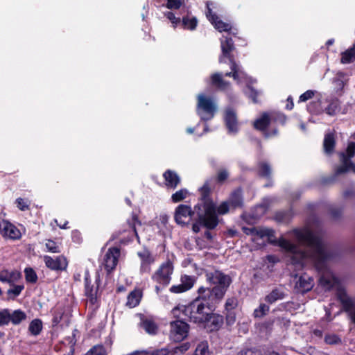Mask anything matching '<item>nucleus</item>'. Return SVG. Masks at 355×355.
Instances as JSON below:
<instances>
[{
  "mask_svg": "<svg viewBox=\"0 0 355 355\" xmlns=\"http://www.w3.org/2000/svg\"><path fill=\"white\" fill-rule=\"evenodd\" d=\"M313 95H314L313 91L308 90L300 96L299 101L300 102L306 101L307 100L311 99L313 96Z\"/></svg>",
  "mask_w": 355,
  "mask_h": 355,
  "instance_id": "nucleus-57",
  "label": "nucleus"
},
{
  "mask_svg": "<svg viewBox=\"0 0 355 355\" xmlns=\"http://www.w3.org/2000/svg\"><path fill=\"white\" fill-rule=\"evenodd\" d=\"M270 310L269 306L266 304H261L258 308L254 309L253 315L254 318H261L266 315Z\"/></svg>",
  "mask_w": 355,
  "mask_h": 355,
  "instance_id": "nucleus-39",
  "label": "nucleus"
},
{
  "mask_svg": "<svg viewBox=\"0 0 355 355\" xmlns=\"http://www.w3.org/2000/svg\"><path fill=\"white\" fill-rule=\"evenodd\" d=\"M220 47L222 54L219 57V62H225V58H227L229 61L234 60L232 51L234 49V42L231 37H223L220 39Z\"/></svg>",
  "mask_w": 355,
  "mask_h": 355,
  "instance_id": "nucleus-12",
  "label": "nucleus"
},
{
  "mask_svg": "<svg viewBox=\"0 0 355 355\" xmlns=\"http://www.w3.org/2000/svg\"><path fill=\"white\" fill-rule=\"evenodd\" d=\"M199 191L200 198L195 205L198 220L192 226V230L196 233L200 232L201 225L208 230H213L218 224V218L216 214V205L209 198L210 187L208 182H205Z\"/></svg>",
  "mask_w": 355,
  "mask_h": 355,
  "instance_id": "nucleus-2",
  "label": "nucleus"
},
{
  "mask_svg": "<svg viewBox=\"0 0 355 355\" xmlns=\"http://www.w3.org/2000/svg\"><path fill=\"white\" fill-rule=\"evenodd\" d=\"M10 318L12 324H18L26 318V315L21 310H15L12 313L10 312Z\"/></svg>",
  "mask_w": 355,
  "mask_h": 355,
  "instance_id": "nucleus-33",
  "label": "nucleus"
},
{
  "mask_svg": "<svg viewBox=\"0 0 355 355\" xmlns=\"http://www.w3.org/2000/svg\"><path fill=\"white\" fill-rule=\"evenodd\" d=\"M138 256L141 259L140 272L141 273H148L150 271V265L155 262V258L148 250H143L138 252Z\"/></svg>",
  "mask_w": 355,
  "mask_h": 355,
  "instance_id": "nucleus-22",
  "label": "nucleus"
},
{
  "mask_svg": "<svg viewBox=\"0 0 355 355\" xmlns=\"http://www.w3.org/2000/svg\"><path fill=\"white\" fill-rule=\"evenodd\" d=\"M165 180V184L168 188L175 189L180 183V178L173 171L167 170L163 174Z\"/></svg>",
  "mask_w": 355,
  "mask_h": 355,
  "instance_id": "nucleus-26",
  "label": "nucleus"
},
{
  "mask_svg": "<svg viewBox=\"0 0 355 355\" xmlns=\"http://www.w3.org/2000/svg\"><path fill=\"white\" fill-rule=\"evenodd\" d=\"M239 355H254V352L251 350H246L245 352H241Z\"/></svg>",
  "mask_w": 355,
  "mask_h": 355,
  "instance_id": "nucleus-62",
  "label": "nucleus"
},
{
  "mask_svg": "<svg viewBox=\"0 0 355 355\" xmlns=\"http://www.w3.org/2000/svg\"><path fill=\"white\" fill-rule=\"evenodd\" d=\"M243 232L253 236V240L267 237L269 243L279 246L288 256V263L296 270H300L309 263H313L320 274V284L325 289L330 290L337 283V279L327 266V261L331 254L322 242L321 237L316 233L306 227L294 230L293 237L298 245L282 237L276 239L273 230L262 227H243Z\"/></svg>",
  "mask_w": 355,
  "mask_h": 355,
  "instance_id": "nucleus-1",
  "label": "nucleus"
},
{
  "mask_svg": "<svg viewBox=\"0 0 355 355\" xmlns=\"http://www.w3.org/2000/svg\"><path fill=\"white\" fill-rule=\"evenodd\" d=\"M245 92L249 98L252 99L254 103L257 102L256 97L258 95V92L256 90H254L252 87L248 86V89Z\"/></svg>",
  "mask_w": 355,
  "mask_h": 355,
  "instance_id": "nucleus-55",
  "label": "nucleus"
},
{
  "mask_svg": "<svg viewBox=\"0 0 355 355\" xmlns=\"http://www.w3.org/2000/svg\"><path fill=\"white\" fill-rule=\"evenodd\" d=\"M195 213V208L192 210L189 205L181 204L175 210V220L178 224L184 225L187 224L186 219L191 218Z\"/></svg>",
  "mask_w": 355,
  "mask_h": 355,
  "instance_id": "nucleus-11",
  "label": "nucleus"
},
{
  "mask_svg": "<svg viewBox=\"0 0 355 355\" xmlns=\"http://www.w3.org/2000/svg\"><path fill=\"white\" fill-rule=\"evenodd\" d=\"M132 220L134 221V223H137L139 225H141V223L140 221H139L138 218L136 215L132 216ZM130 225L131 226L134 232L136 233L135 223L130 224Z\"/></svg>",
  "mask_w": 355,
  "mask_h": 355,
  "instance_id": "nucleus-60",
  "label": "nucleus"
},
{
  "mask_svg": "<svg viewBox=\"0 0 355 355\" xmlns=\"http://www.w3.org/2000/svg\"><path fill=\"white\" fill-rule=\"evenodd\" d=\"M270 116L271 123L284 124L286 121V116L282 113L270 112Z\"/></svg>",
  "mask_w": 355,
  "mask_h": 355,
  "instance_id": "nucleus-40",
  "label": "nucleus"
},
{
  "mask_svg": "<svg viewBox=\"0 0 355 355\" xmlns=\"http://www.w3.org/2000/svg\"><path fill=\"white\" fill-rule=\"evenodd\" d=\"M338 101H333L329 104L328 107L326 108V110H325L326 113L331 116L334 115L336 112V110H338Z\"/></svg>",
  "mask_w": 355,
  "mask_h": 355,
  "instance_id": "nucleus-47",
  "label": "nucleus"
},
{
  "mask_svg": "<svg viewBox=\"0 0 355 355\" xmlns=\"http://www.w3.org/2000/svg\"><path fill=\"white\" fill-rule=\"evenodd\" d=\"M21 277V274L16 270H3L0 272V281L12 284L14 282L19 280Z\"/></svg>",
  "mask_w": 355,
  "mask_h": 355,
  "instance_id": "nucleus-27",
  "label": "nucleus"
},
{
  "mask_svg": "<svg viewBox=\"0 0 355 355\" xmlns=\"http://www.w3.org/2000/svg\"><path fill=\"white\" fill-rule=\"evenodd\" d=\"M183 3V0H167V7L170 9H178Z\"/></svg>",
  "mask_w": 355,
  "mask_h": 355,
  "instance_id": "nucleus-53",
  "label": "nucleus"
},
{
  "mask_svg": "<svg viewBox=\"0 0 355 355\" xmlns=\"http://www.w3.org/2000/svg\"><path fill=\"white\" fill-rule=\"evenodd\" d=\"M23 289H24V286L16 285L12 288L8 290V294L10 297L14 298V297L18 296L21 293V292L22 291Z\"/></svg>",
  "mask_w": 355,
  "mask_h": 355,
  "instance_id": "nucleus-49",
  "label": "nucleus"
},
{
  "mask_svg": "<svg viewBox=\"0 0 355 355\" xmlns=\"http://www.w3.org/2000/svg\"><path fill=\"white\" fill-rule=\"evenodd\" d=\"M224 119L229 132L231 133L236 132L238 131V123L235 111L232 108H227Z\"/></svg>",
  "mask_w": 355,
  "mask_h": 355,
  "instance_id": "nucleus-21",
  "label": "nucleus"
},
{
  "mask_svg": "<svg viewBox=\"0 0 355 355\" xmlns=\"http://www.w3.org/2000/svg\"><path fill=\"white\" fill-rule=\"evenodd\" d=\"M42 329V322L39 319L32 320L28 327L30 332L34 336L38 335L41 332Z\"/></svg>",
  "mask_w": 355,
  "mask_h": 355,
  "instance_id": "nucleus-36",
  "label": "nucleus"
},
{
  "mask_svg": "<svg viewBox=\"0 0 355 355\" xmlns=\"http://www.w3.org/2000/svg\"><path fill=\"white\" fill-rule=\"evenodd\" d=\"M270 123L271 119L270 113L263 112L259 118L254 121V127L257 130L263 132L266 137H269L277 134V130H274L272 133L266 130V128Z\"/></svg>",
  "mask_w": 355,
  "mask_h": 355,
  "instance_id": "nucleus-14",
  "label": "nucleus"
},
{
  "mask_svg": "<svg viewBox=\"0 0 355 355\" xmlns=\"http://www.w3.org/2000/svg\"><path fill=\"white\" fill-rule=\"evenodd\" d=\"M182 24L184 28L193 30L197 25V20L195 17L191 19L189 17H183Z\"/></svg>",
  "mask_w": 355,
  "mask_h": 355,
  "instance_id": "nucleus-41",
  "label": "nucleus"
},
{
  "mask_svg": "<svg viewBox=\"0 0 355 355\" xmlns=\"http://www.w3.org/2000/svg\"><path fill=\"white\" fill-rule=\"evenodd\" d=\"M205 278L207 282L213 286V288L224 295L232 283V279L229 275L218 270L207 271Z\"/></svg>",
  "mask_w": 355,
  "mask_h": 355,
  "instance_id": "nucleus-5",
  "label": "nucleus"
},
{
  "mask_svg": "<svg viewBox=\"0 0 355 355\" xmlns=\"http://www.w3.org/2000/svg\"><path fill=\"white\" fill-rule=\"evenodd\" d=\"M85 293L89 297L91 303L93 304L96 301V291L93 286H90L89 275L87 271L85 275Z\"/></svg>",
  "mask_w": 355,
  "mask_h": 355,
  "instance_id": "nucleus-29",
  "label": "nucleus"
},
{
  "mask_svg": "<svg viewBox=\"0 0 355 355\" xmlns=\"http://www.w3.org/2000/svg\"><path fill=\"white\" fill-rule=\"evenodd\" d=\"M189 343H185L175 347V348L172 349L170 351H168L166 349H165L167 351L166 355L168 354H171V355H182L183 353L187 351L189 349Z\"/></svg>",
  "mask_w": 355,
  "mask_h": 355,
  "instance_id": "nucleus-37",
  "label": "nucleus"
},
{
  "mask_svg": "<svg viewBox=\"0 0 355 355\" xmlns=\"http://www.w3.org/2000/svg\"><path fill=\"white\" fill-rule=\"evenodd\" d=\"M120 250L118 248H110L105 254L103 264L106 270L110 272L117 265Z\"/></svg>",
  "mask_w": 355,
  "mask_h": 355,
  "instance_id": "nucleus-13",
  "label": "nucleus"
},
{
  "mask_svg": "<svg viewBox=\"0 0 355 355\" xmlns=\"http://www.w3.org/2000/svg\"><path fill=\"white\" fill-rule=\"evenodd\" d=\"M196 293L197 296L196 298L206 304L209 309H212L213 311H215L216 306L222 301L225 296L220 291L204 286H200L197 289Z\"/></svg>",
  "mask_w": 355,
  "mask_h": 355,
  "instance_id": "nucleus-4",
  "label": "nucleus"
},
{
  "mask_svg": "<svg viewBox=\"0 0 355 355\" xmlns=\"http://www.w3.org/2000/svg\"><path fill=\"white\" fill-rule=\"evenodd\" d=\"M238 305V300L236 297H229L226 300L225 309L227 312L234 310Z\"/></svg>",
  "mask_w": 355,
  "mask_h": 355,
  "instance_id": "nucleus-45",
  "label": "nucleus"
},
{
  "mask_svg": "<svg viewBox=\"0 0 355 355\" xmlns=\"http://www.w3.org/2000/svg\"><path fill=\"white\" fill-rule=\"evenodd\" d=\"M173 270L174 267L172 261L167 259L155 271L151 276V279L159 285L166 286L171 282Z\"/></svg>",
  "mask_w": 355,
  "mask_h": 355,
  "instance_id": "nucleus-8",
  "label": "nucleus"
},
{
  "mask_svg": "<svg viewBox=\"0 0 355 355\" xmlns=\"http://www.w3.org/2000/svg\"><path fill=\"white\" fill-rule=\"evenodd\" d=\"M0 233L6 238L18 239L21 237L20 231L10 222L0 220Z\"/></svg>",
  "mask_w": 355,
  "mask_h": 355,
  "instance_id": "nucleus-15",
  "label": "nucleus"
},
{
  "mask_svg": "<svg viewBox=\"0 0 355 355\" xmlns=\"http://www.w3.org/2000/svg\"><path fill=\"white\" fill-rule=\"evenodd\" d=\"M227 313H228L227 314V316H226L227 323L228 324H232L234 323V322L236 320V316L231 311L227 312Z\"/></svg>",
  "mask_w": 355,
  "mask_h": 355,
  "instance_id": "nucleus-58",
  "label": "nucleus"
},
{
  "mask_svg": "<svg viewBox=\"0 0 355 355\" xmlns=\"http://www.w3.org/2000/svg\"><path fill=\"white\" fill-rule=\"evenodd\" d=\"M223 323V318L221 315L209 312L206 320L202 324L209 331L218 330Z\"/></svg>",
  "mask_w": 355,
  "mask_h": 355,
  "instance_id": "nucleus-18",
  "label": "nucleus"
},
{
  "mask_svg": "<svg viewBox=\"0 0 355 355\" xmlns=\"http://www.w3.org/2000/svg\"><path fill=\"white\" fill-rule=\"evenodd\" d=\"M355 60V46L350 48L342 53L341 62L347 64Z\"/></svg>",
  "mask_w": 355,
  "mask_h": 355,
  "instance_id": "nucleus-35",
  "label": "nucleus"
},
{
  "mask_svg": "<svg viewBox=\"0 0 355 355\" xmlns=\"http://www.w3.org/2000/svg\"><path fill=\"white\" fill-rule=\"evenodd\" d=\"M142 293L138 290L135 289L130 292L127 297L126 306L130 308H134L137 306L141 299Z\"/></svg>",
  "mask_w": 355,
  "mask_h": 355,
  "instance_id": "nucleus-28",
  "label": "nucleus"
},
{
  "mask_svg": "<svg viewBox=\"0 0 355 355\" xmlns=\"http://www.w3.org/2000/svg\"><path fill=\"white\" fill-rule=\"evenodd\" d=\"M338 298L343 304L344 310L348 313L352 320L355 323V305L352 300L343 292L338 293Z\"/></svg>",
  "mask_w": 355,
  "mask_h": 355,
  "instance_id": "nucleus-23",
  "label": "nucleus"
},
{
  "mask_svg": "<svg viewBox=\"0 0 355 355\" xmlns=\"http://www.w3.org/2000/svg\"><path fill=\"white\" fill-rule=\"evenodd\" d=\"M207 17L208 18L209 21L214 26L215 28L217 29L218 31H230L232 28L231 25L227 23H225L223 21L220 20L214 14H212V11L211 8H209V3H207Z\"/></svg>",
  "mask_w": 355,
  "mask_h": 355,
  "instance_id": "nucleus-19",
  "label": "nucleus"
},
{
  "mask_svg": "<svg viewBox=\"0 0 355 355\" xmlns=\"http://www.w3.org/2000/svg\"><path fill=\"white\" fill-rule=\"evenodd\" d=\"M212 309H209L206 304L195 298L188 306H184L183 314L188 317L190 321L201 324L206 320L209 312H213Z\"/></svg>",
  "mask_w": 355,
  "mask_h": 355,
  "instance_id": "nucleus-3",
  "label": "nucleus"
},
{
  "mask_svg": "<svg viewBox=\"0 0 355 355\" xmlns=\"http://www.w3.org/2000/svg\"><path fill=\"white\" fill-rule=\"evenodd\" d=\"M287 101H291V103L286 105V108L288 109V110L293 109L294 105H293V102L291 98L288 97Z\"/></svg>",
  "mask_w": 355,
  "mask_h": 355,
  "instance_id": "nucleus-61",
  "label": "nucleus"
},
{
  "mask_svg": "<svg viewBox=\"0 0 355 355\" xmlns=\"http://www.w3.org/2000/svg\"><path fill=\"white\" fill-rule=\"evenodd\" d=\"M211 80L213 85L222 90L228 89L230 85V83L223 80V74L220 73L213 74Z\"/></svg>",
  "mask_w": 355,
  "mask_h": 355,
  "instance_id": "nucleus-30",
  "label": "nucleus"
},
{
  "mask_svg": "<svg viewBox=\"0 0 355 355\" xmlns=\"http://www.w3.org/2000/svg\"><path fill=\"white\" fill-rule=\"evenodd\" d=\"M16 203L20 210L24 211L29 208L30 202L28 200L19 198L16 200Z\"/></svg>",
  "mask_w": 355,
  "mask_h": 355,
  "instance_id": "nucleus-48",
  "label": "nucleus"
},
{
  "mask_svg": "<svg viewBox=\"0 0 355 355\" xmlns=\"http://www.w3.org/2000/svg\"><path fill=\"white\" fill-rule=\"evenodd\" d=\"M10 322V311L8 309H4L0 311V326L8 324Z\"/></svg>",
  "mask_w": 355,
  "mask_h": 355,
  "instance_id": "nucleus-42",
  "label": "nucleus"
},
{
  "mask_svg": "<svg viewBox=\"0 0 355 355\" xmlns=\"http://www.w3.org/2000/svg\"><path fill=\"white\" fill-rule=\"evenodd\" d=\"M230 209V203L227 201L223 202L217 208L216 207V211L218 214L223 215L228 212Z\"/></svg>",
  "mask_w": 355,
  "mask_h": 355,
  "instance_id": "nucleus-50",
  "label": "nucleus"
},
{
  "mask_svg": "<svg viewBox=\"0 0 355 355\" xmlns=\"http://www.w3.org/2000/svg\"><path fill=\"white\" fill-rule=\"evenodd\" d=\"M60 319H61V317L58 318L57 316H55L53 320V324H58L60 322Z\"/></svg>",
  "mask_w": 355,
  "mask_h": 355,
  "instance_id": "nucleus-64",
  "label": "nucleus"
},
{
  "mask_svg": "<svg viewBox=\"0 0 355 355\" xmlns=\"http://www.w3.org/2000/svg\"><path fill=\"white\" fill-rule=\"evenodd\" d=\"M165 16L175 26L178 24L180 22V19L178 17H176L172 12H167L165 14Z\"/></svg>",
  "mask_w": 355,
  "mask_h": 355,
  "instance_id": "nucleus-56",
  "label": "nucleus"
},
{
  "mask_svg": "<svg viewBox=\"0 0 355 355\" xmlns=\"http://www.w3.org/2000/svg\"><path fill=\"white\" fill-rule=\"evenodd\" d=\"M196 281V277L183 275L180 277V284L178 285H173L169 291L172 293L175 294L184 293L193 288Z\"/></svg>",
  "mask_w": 355,
  "mask_h": 355,
  "instance_id": "nucleus-10",
  "label": "nucleus"
},
{
  "mask_svg": "<svg viewBox=\"0 0 355 355\" xmlns=\"http://www.w3.org/2000/svg\"><path fill=\"white\" fill-rule=\"evenodd\" d=\"M106 352L103 346L96 345L92 348L85 355H105Z\"/></svg>",
  "mask_w": 355,
  "mask_h": 355,
  "instance_id": "nucleus-46",
  "label": "nucleus"
},
{
  "mask_svg": "<svg viewBox=\"0 0 355 355\" xmlns=\"http://www.w3.org/2000/svg\"><path fill=\"white\" fill-rule=\"evenodd\" d=\"M352 172L355 174V143H350L346 150L340 154V165L338 174Z\"/></svg>",
  "mask_w": 355,
  "mask_h": 355,
  "instance_id": "nucleus-7",
  "label": "nucleus"
},
{
  "mask_svg": "<svg viewBox=\"0 0 355 355\" xmlns=\"http://www.w3.org/2000/svg\"><path fill=\"white\" fill-rule=\"evenodd\" d=\"M229 177V173L226 169L220 170L217 174V181L218 182H223Z\"/></svg>",
  "mask_w": 355,
  "mask_h": 355,
  "instance_id": "nucleus-54",
  "label": "nucleus"
},
{
  "mask_svg": "<svg viewBox=\"0 0 355 355\" xmlns=\"http://www.w3.org/2000/svg\"><path fill=\"white\" fill-rule=\"evenodd\" d=\"M324 340L329 345L338 344L341 343L340 338L334 334L327 335L324 338Z\"/></svg>",
  "mask_w": 355,
  "mask_h": 355,
  "instance_id": "nucleus-51",
  "label": "nucleus"
},
{
  "mask_svg": "<svg viewBox=\"0 0 355 355\" xmlns=\"http://www.w3.org/2000/svg\"><path fill=\"white\" fill-rule=\"evenodd\" d=\"M189 191L186 189H182L176 191L171 196V200L173 202H180L187 198Z\"/></svg>",
  "mask_w": 355,
  "mask_h": 355,
  "instance_id": "nucleus-38",
  "label": "nucleus"
},
{
  "mask_svg": "<svg viewBox=\"0 0 355 355\" xmlns=\"http://www.w3.org/2000/svg\"><path fill=\"white\" fill-rule=\"evenodd\" d=\"M170 338L175 342L184 340L189 333V324L185 322L178 320L170 323Z\"/></svg>",
  "mask_w": 355,
  "mask_h": 355,
  "instance_id": "nucleus-9",
  "label": "nucleus"
},
{
  "mask_svg": "<svg viewBox=\"0 0 355 355\" xmlns=\"http://www.w3.org/2000/svg\"><path fill=\"white\" fill-rule=\"evenodd\" d=\"M139 326L143 328L145 331L149 334H156L158 327L155 320L148 316L140 315Z\"/></svg>",
  "mask_w": 355,
  "mask_h": 355,
  "instance_id": "nucleus-24",
  "label": "nucleus"
},
{
  "mask_svg": "<svg viewBox=\"0 0 355 355\" xmlns=\"http://www.w3.org/2000/svg\"><path fill=\"white\" fill-rule=\"evenodd\" d=\"M335 146V139L334 134L327 133L324 136L323 146L324 150L327 154H330L334 150Z\"/></svg>",
  "mask_w": 355,
  "mask_h": 355,
  "instance_id": "nucleus-31",
  "label": "nucleus"
},
{
  "mask_svg": "<svg viewBox=\"0 0 355 355\" xmlns=\"http://www.w3.org/2000/svg\"><path fill=\"white\" fill-rule=\"evenodd\" d=\"M314 285L313 279L307 274H303L295 282V288L300 293L309 291Z\"/></svg>",
  "mask_w": 355,
  "mask_h": 355,
  "instance_id": "nucleus-20",
  "label": "nucleus"
},
{
  "mask_svg": "<svg viewBox=\"0 0 355 355\" xmlns=\"http://www.w3.org/2000/svg\"><path fill=\"white\" fill-rule=\"evenodd\" d=\"M217 110V105L214 101L205 95H198L197 113L201 120L208 121L211 119Z\"/></svg>",
  "mask_w": 355,
  "mask_h": 355,
  "instance_id": "nucleus-6",
  "label": "nucleus"
},
{
  "mask_svg": "<svg viewBox=\"0 0 355 355\" xmlns=\"http://www.w3.org/2000/svg\"><path fill=\"white\" fill-rule=\"evenodd\" d=\"M44 261L49 268L54 270H64L67 266V261L62 256L56 257L55 258L44 256Z\"/></svg>",
  "mask_w": 355,
  "mask_h": 355,
  "instance_id": "nucleus-17",
  "label": "nucleus"
},
{
  "mask_svg": "<svg viewBox=\"0 0 355 355\" xmlns=\"http://www.w3.org/2000/svg\"><path fill=\"white\" fill-rule=\"evenodd\" d=\"M227 202L234 208L241 207L242 205L241 191L240 189H237L234 191Z\"/></svg>",
  "mask_w": 355,
  "mask_h": 355,
  "instance_id": "nucleus-32",
  "label": "nucleus"
},
{
  "mask_svg": "<svg viewBox=\"0 0 355 355\" xmlns=\"http://www.w3.org/2000/svg\"><path fill=\"white\" fill-rule=\"evenodd\" d=\"M287 296L285 288L282 286L277 287L271 291L265 297V301L269 304H273L278 300H282Z\"/></svg>",
  "mask_w": 355,
  "mask_h": 355,
  "instance_id": "nucleus-25",
  "label": "nucleus"
},
{
  "mask_svg": "<svg viewBox=\"0 0 355 355\" xmlns=\"http://www.w3.org/2000/svg\"><path fill=\"white\" fill-rule=\"evenodd\" d=\"M344 196L346 198H355V190H347L344 193Z\"/></svg>",
  "mask_w": 355,
  "mask_h": 355,
  "instance_id": "nucleus-59",
  "label": "nucleus"
},
{
  "mask_svg": "<svg viewBox=\"0 0 355 355\" xmlns=\"http://www.w3.org/2000/svg\"><path fill=\"white\" fill-rule=\"evenodd\" d=\"M26 280L30 283H35L37 280V276L35 272L31 268H26L24 270Z\"/></svg>",
  "mask_w": 355,
  "mask_h": 355,
  "instance_id": "nucleus-44",
  "label": "nucleus"
},
{
  "mask_svg": "<svg viewBox=\"0 0 355 355\" xmlns=\"http://www.w3.org/2000/svg\"><path fill=\"white\" fill-rule=\"evenodd\" d=\"M195 355H209L208 343L207 342L200 343L196 349Z\"/></svg>",
  "mask_w": 355,
  "mask_h": 355,
  "instance_id": "nucleus-43",
  "label": "nucleus"
},
{
  "mask_svg": "<svg viewBox=\"0 0 355 355\" xmlns=\"http://www.w3.org/2000/svg\"><path fill=\"white\" fill-rule=\"evenodd\" d=\"M205 237L209 240H211L212 239V235L209 231H206L205 232Z\"/></svg>",
  "mask_w": 355,
  "mask_h": 355,
  "instance_id": "nucleus-63",
  "label": "nucleus"
},
{
  "mask_svg": "<svg viewBox=\"0 0 355 355\" xmlns=\"http://www.w3.org/2000/svg\"><path fill=\"white\" fill-rule=\"evenodd\" d=\"M231 71L225 73L226 76L232 77L238 83L241 82L249 83V78L242 70L241 67L236 63L234 60L230 61Z\"/></svg>",
  "mask_w": 355,
  "mask_h": 355,
  "instance_id": "nucleus-16",
  "label": "nucleus"
},
{
  "mask_svg": "<svg viewBox=\"0 0 355 355\" xmlns=\"http://www.w3.org/2000/svg\"><path fill=\"white\" fill-rule=\"evenodd\" d=\"M46 248L47 250L50 252L57 253L60 252L59 247L56 245V243L53 241H48L46 243Z\"/></svg>",
  "mask_w": 355,
  "mask_h": 355,
  "instance_id": "nucleus-52",
  "label": "nucleus"
},
{
  "mask_svg": "<svg viewBox=\"0 0 355 355\" xmlns=\"http://www.w3.org/2000/svg\"><path fill=\"white\" fill-rule=\"evenodd\" d=\"M258 174L263 178H269L271 174L270 166L265 162H259L258 164Z\"/></svg>",
  "mask_w": 355,
  "mask_h": 355,
  "instance_id": "nucleus-34",
  "label": "nucleus"
}]
</instances>
